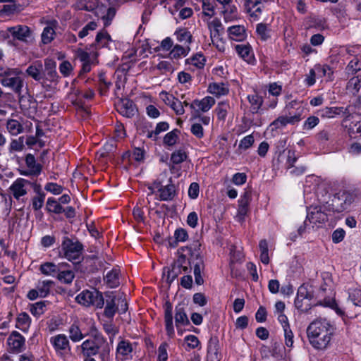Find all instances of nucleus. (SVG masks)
I'll list each match as a JSON object with an SVG mask.
<instances>
[{
	"label": "nucleus",
	"instance_id": "obj_1",
	"mask_svg": "<svg viewBox=\"0 0 361 361\" xmlns=\"http://www.w3.org/2000/svg\"><path fill=\"white\" fill-rule=\"evenodd\" d=\"M335 328L326 319L313 321L307 327V334L311 345L316 349L322 350L327 347Z\"/></svg>",
	"mask_w": 361,
	"mask_h": 361
},
{
	"label": "nucleus",
	"instance_id": "obj_2",
	"mask_svg": "<svg viewBox=\"0 0 361 361\" xmlns=\"http://www.w3.org/2000/svg\"><path fill=\"white\" fill-rule=\"evenodd\" d=\"M355 198L356 195L354 192L341 190L326 202L325 208L332 214L341 213L348 209Z\"/></svg>",
	"mask_w": 361,
	"mask_h": 361
},
{
	"label": "nucleus",
	"instance_id": "obj_3",
	"mask_svg": "<svg viewBox=\"0 0 361 361\" xmlns=\"http://www.w3.org/2000/svg\"><path fill=\"white\" fill-rule=\"evenodd\" d=\"M201 244L199 241H195L190 246L182 247L181 250H187L188 255L192 258V264L193 265V272L195 276V281L197 285H202L204 283V279L202 273L204 270V262L203 257L200 252Z\"/></svg>",
	"mask_w": 361,
	"mask_h": 361
},
{
	"label": "nucleus",
	"instance_id": "obj_4",
	"mask_svg": "<svg viewBox=\"0 0 361 361\" xmlns=\"http://www.w3.org/2000/svg\"><path fill=\"white\" fill-rule=\"evenodd\" d=\"M61 250L64 257L68 260L75 264L80 262L83 245L78 240L73 241L67 236L63 237L61 243Z\"/></svg>",
	"mask_w": 361,
	"mask_h": 361
},
{
	"label": "nucleus",
	"instance_id": "obj_5",
	"mask_svg": "<svg viewBox=\"0 0 361 361\" xmlns=\"http://www.w3.org/2000/svg\"><path fill=\"white\" fill-rule=\"evenodd\" d=\"M325 207L326 204H323L322 206L309 208L303 226H300L298 229L299 235H302L305 232L307 226V221L314 224H324L328 221V216L331 215V212H329Z\"/></svg>",
	"mask_w": 361,
	"mask_h": 361
},
{
	"label": "nucleus",
	"instance_id": "obj_6",
	"mask_svg": "<svg viewBox=\"0 0 361 361\" xmlns=\"http://www.w3.org/2000/svg\"><path fill=\"white\" fill-rule=\"evenodd\" d=\"M81 349L85 357H92L97 354L102 361H109L110 347L109 345L97 344L94 341L87 339L81 345Z\"/></svg>",
	"mask_w": 361,
	"mask_h": 361
},
{
	"label": "nucleus",
	"instance_id": "obj_7",
	"mask_svg": "<svg viewBox=\"0 0 361 361\" xmlns=\"http://www.w3.org/2000/svg\"><path fill=\"white\" fill-rule=\"evenodd\" d=\"M75 300L79 304L86 307L93 305L97 308H102L104 305L102 293L96 289L82 291L76 296Z\"/></svg>",
	"mask_w": 361,
	"mask_h": 361
},
{
	"label": "nucleus",
	"instance_id": "obj_8",
	"mask_svg": "<svg viewBox=\"0 0 361 361\" xmlns=\"http://www.w3.org/2000/svg\"><path fill=\"white\" fill-rule=\"evenodd\" d=\"M215 104V99L209 96L205 97L202 99H195L190 104L192 109L190 120L197 119L200 116V114L207 112Z\"/></svg>",
	"mask_w": 361,
	"mask_h": 361
},
{
	"label": "nucleus",
	"instance_id": "obj_9",
	"mask_svg": "<svg viewBox=\"0 0 361 361\" xmlns=\"http://www.w3.org/2000/svg\"><path fill=\"white\" fill-rule=\"evenodd\" d=\"M50 343L53 345L56 354L60 357H64L71 353V348L67 336L64 334H58L50 338Z\"/></svg>",
	"mask_w": 361,
	"mask_h": 361
},
{
	"label": "nucleus",
	"instance_id": "obj_10",
	"mask_svg": "<svg viewBox=\"0 0 361 361\" xmlns=\"http://www.w3.org/2000/svg\"><path fill=\"white\" fill-rule=\"evenodd\" d=\"M116 109L119 114L127 118L133 117L137 112L135 104L128 98L121 99L116 104Z\"/></svg>",
	"mask_w": 361,
	"mask_h": 361
},
{
	"label": "nucleus",
	"instance_id": "obj_11",
	"mask_svg": "<svg viewBox=\"0 0 361 361\" xmlns=\"http://www.w3.org/2000/svg\"><path fill=\"white\" fill-rule=\"evenodd\" d=\"M43 78L52 82H57L59 76L56 72V63L54 59L44 60V70L42 71Z\"/></svg>",
	"mask_w": 361,
	"mask_h": 361
},
{
	"label": "nucleus",
	"instance_id": "obj_12",
	"mask_svg": "<svg viewBox=\"0 0 361 361\" xmlns=\"http://www.w3.org/2000/svg\"><path fill=\"white\" fill-rule=\"evenodd\" d=\"M25 164L28 169L27 171H22L21 175L29 176H37L41 173L42 166L40 164L37 163L35 157L32 154H27L25 157Z\"/></svg>",
	"mask_w": 361,
	"mask_h": 361
},
{
	"label": "nucleus",
	"instance_id": "obj_13",
	"mask_svg": "<svg viewBox=\"0 0 361 361\" xmlns=\"http://www.w3.org/2000/svg\"><path fill=\"white\" fill-rule=\"evenodd\" d=\"M164 323L166 334L169 337H173L175 334L173 322V306L169 301H166L164 305Z\"/></svg>",
	"mask_w": 361,
	"mask_h": 361
},
{
	"label": "nucleus",
	"instance_id": "obj_14",
	"mask_svg": "<svg viewBox=\"0 0 361 361\" xmlns=\"http://www.w3.org/2000/svg\"><path fill=\"white\" fill-rule=\"evenodd\" d=\"M25 338L18 331H13L8 338V344L13 352L20 353L25 348Z\"/></svg>",
	"mask_w": 361,
	"mask_h": 361
},
{
	"label": "nucleus",
	"instance_id": "obj_15",
	"mask_svg": "<svg viewBox=\"0 0 361 361\" xmlns=\"http://www.w3.org/2000/svg\"><path fill=\"white\" fill-rule=\"evenodd\" d=\"M7 31L13 39L23 42H26L31 34L30 29L27 26L21 25L9 27L7 28Z\"/></svg>",
	"mask_w": 361,
	"mask_h": 361
},
{
	"label": "nucleus",
	"instance_id": "obj_16",
	"mask_svg": "<svg viewBox=\"0 0 361 361\" xmlns=\"http://www.w3.org/2000/svg\"><path fill=\"white\" fill-rule=\"evenodd\" d=\"M30 184V181L24 178H17L10 186L9 190L12 193L13 197L19 200L20 197L27 194L25 185Z\"/></svg>",
	"mask_w": 361,
	"mask_h": 361
},
{
	"label": "nucleus",
	"instance_id": "obj_17",
	"mask_svg": "<svg viewBox=\"0 0 361 361\" xmlns=\"http://www.w3.org/2000/svg\"><path fill=\"white\" fill-rule=\"evenodd\" d=\"M0 82L3 86L8 87L18 94L20 93L23 86V80L19 76L10 77L7 75L2 78Z\"/></svg>",
	"mask_w": 361,
	"mask_h": 361
},
{
	"label": "nucleus",
	"instance_id": "obj_18",
	"mask_svg": "<svg viewBox=\"0 0 361 361\" xmlns=\"http://www.w3.org/2000/svg\"><path fill=\"white\" fill-rule=\"evenodd\" d=\"M106 298V307L104 308V314L105 317L109 319H113L116 312L118 310L119 302L116 304V297L112 295V293H106L105 294Z\"/></svg>",
	"mask_w": 361,
	"mask_h": 361
},
{
	"label": "nucleus",
	"instance_id": "obj_19",
	"mask_svg": "<svg viewBox=\"0 0 361 361\" xmlns=\"http://www.w3.org/2000/svg\"><path fill=\"white\" fill-rule=\"evenodd\" d=\"M227 32L229 38L234 41L241 42L247 37L245 27L240 25L230 26Z\"/></svg>",
	"mask_w": 361,
	"mask_h": 361
},
{
	"label": "nucleus",
	"instance_id": "obj_20",
	"mask_svg": "<svg viewBox=\"0 0 361 361\" xmlns=\"http://www.w3.org/2000/svg\"><path fill=\"white\" fill-rule=\"evenodd\" d=\"M175 324L178 329L181 326L190 324V321L185 311L183 305L179 304L175 308Z\"/></svg>",
	"mask_w": 361,
	"mask_h": 361
},
{
	"label": "nucleus",
	"instance_id": "obj_21",
	"mask_svg": "<svg viewBox=\"0 0 361 361\" xmlns=\"http://www.w3.org/2000/svg\"><path fill=\"white\" fill-rule=\"evenodd\" d=\"M69 265L66 263H61L59 271L57 274L56 278L61 283L69 284L75 278L74 272L71 270L66 269V267Z\"/></svg>",
	"mask_w": 361,
	"mask_h": 361
},
{
	"label": "nucleus",
	"instance_id": "obj_22",
	"mask_svg": "<svg viewBox=\"0 0 361 361\" xmlns=\"http://www.w3.org/2000/svg\"><path fill=\"white\" fill-rule=\"evenodd\" d=\"M159 200L161 201H171L177 195L174 184L169 183L159 190Z\"/></svg>",
	"mask_w": 361,
	"mask_h": 361
},
{
	"label": "nucleus",
	"instance_id": "obj_23",
	"mask_svg": "<svg viewBox=\"0 0 361 361\" xmlns=\"http://www.w3.org/2000/svg\"><path fill=\"white\" fill-rule=\"evenodd\" d=\"M120 270L114 268L109 271L104 277V281L110 288H114L120 285L119 281Z\"/></svg>",
	"mask_w": 361,
	"mask_h": 361
},
{
	"label": "nucleus",
	"instance_id": "obj_24",
	"mask_svg": "<svg viewBox=\"0 0 361 361\" xmlns=\"http://www.w3.org/2000/svg\"><path fill=\"white\" fill-rule=\"evenodd\" d=\"M43 66L41 61H36L29 66L26 70L27 74L36 81L43 79Z\"/></svg>",
	"mask_w": 361,
	"mask_h": 361
},
{
	"label": "nucleus",
	"instance_id": "obj_25",
	"mask_svg": "<svg viewBox=\"0 0 361 361\" xmlns=\"http://www.w3.org/2000/svg\"><path fill=\"white\" fill-rule=\"evenodd\" d=\"M222 14L225 23H231L239 18L238 8L235 5L227 6L222 8Z\"/></svg>",
	"mask_w": 361,
	"mask_h": 361
},
{
	"label": "nucleus",
	"instance_id": "obj_26",
	"mask_svg": "<svg viewBox=\"0 0 361 361\" xmlns=\"http://www.w3.org/2000/svg\"><path fill=\"white\" fill-rule=\"evenodd\" d=\"M188 238V234L185 229L179 228L174 232V239H170L169 244L171 247L175 248L178 246V242H185Z\"/></svg>",
	"mask_w": 361,
	"mask_h": 361
},
{
	"label": "nucleus",
	"instance_id": "obj_27",
	"mask_svg": "<svg viewBox=\"0 0 361 361\" xmlns=\"http://www.w3.org/2000/svg\"><path fill=\"white\" fill-rule=\"evenodd\" d=\"M111 40L110 35L104 29L97 33L94 43L92 44V46H94L96 49H101L106 47L109 42Z\"/></svg>",
	"mask_w": 361,
	"mask_h": 361
},
{
	"label": "nucleus",
	"instance_id": "obj_28",
	"mask_svg": "<svg viewBox=\"0 0 361 361\" xmlns=\"http://www.w3.org/2000/svg\"><path fill=\"white\" fill-rule=\"evenodd\" d=\"M256 32L262 41H267L271 37V26L266 23H258L256 26Z\"/></svg>",
	"mask_w": 361,
	"mask_h": 361
},
{
	"label": "nucleus",
	"instance_id": "obj_29",
	"mask_svg": "<svg viewBox=\"0 0 361 361\" xmlns=\"http://www.w3.org/2000/svg\"><path fill=\"white\" fill-rule=\"evenodd\" d=\"M187 158V153L183 149H180L174 151L171 154L170 159L171 162L173 164L171 166H170L171 171L173 172L175 170L176 167L174 165L181 164L182 162L185 161Z\"/></svg>",
	"mask_w": 361,
	"mask_h": 361
},
{
	"label": "nucleus",
	"instance_id": "obj_30",
	"mask_svg": "<svg viewBox=\"0 0 361 361\" xmlns=\"http://www.w3.org/2000/svg\"><path fill=\"white\" fill-rule=\"evenodd\" d=\"M235 49L239 56L245 61L250 62L252 59L253 54L250 44H238L235 46Z\"/></svg>",
	"mask_w": 361,
	"mask_h": 361
},
{
	"label": "nucleus",
	"instance_id": "obj_31",
	"mask_svg": "<svg viewBox=\"0 0 361 361\" xmlns=\"http://www.w3.org/2000/svg\"><path fill=\"white\" fill-rule=\"evenodd\" d=\"M248 205H249V200L248 195L247 193L245 194L243 197H242L239 200V206L238 209V215L239 221H243L245 220V217L248 212Z\"/></svg>",
	"mask_w": 361,
	"mask_h": 361
},
{
	"label": "nucleus",
	"instance_id": "obj_32",
	"mask_svg": "<svg viewBox=\"0 0 361 361\" xmlns=\"http://www.w3.org/2000/svg\"><path fill=\"white\" fill-rule=\"evenodd\" d=\"M8 132L11 135H17L23 132L24 128L23 125L17 120L8 119L6 125Z\"/></svg>",
	"mask_w": 361,
	"mask_h": 361
},
{
	"label": "nucleus",
	"instance_id": "obj_33",
	"mask_svg": "<svg viewBox=\"0 0 361 361\" xmlns=\"http://www.w3.org/2000/svg\"><path fill=\"white\" fill-rule=\"evenodd\" d=\"M60 267L61 264H55L52 262H46L41 264L39 270L44 275L56 276Z\"/></svg>",
	"mask_w": 361,
	"mask_h": 361
},
{
	"label": "nucleus",
	"instance_id": "obj_34",
	"mask_svg": "<svg viewBox=\"0 0 361 361\" xmlns=\"http://www.w3.org/2000/svg\"><path fill=\"white\" fill-rule=\"evenodd\" d=\"M247 12L250 16L257 18L262 12V3L260 0H248L247 1Z\"/></svg>",
	"mask_w": 361,
	"mask_h": 361
},
{
	"label": "nucleus",
	"instance_id": "obj_35",
	"mask_svg": "<svg viewBox=\"0 0 361 361\" xmlns=\"http://www.w3.org/2000/svg\"><path fill=\"white\" fill-rule=\"evenodd\" d=\"M208 92L216 96L226 95L228 92V89L223 82H213L209 85Z\"/></svg>",
	"mask_w": 361,
	"mask_h": 361
},
{
	"label": "nucleus",
	"instance_id": "obj_36",
	"mask_svg": "<svg viewBox=\"0 0 361 361\" xmlns=\"http://www.w3.org/2000/svg\"><path fill=\"white\" fill-rule=\"evenodd\" d=\"M99 4V0H78L76 8L79 10L92 11L96 9Z\"/></svg>",
	"mask_w": 361,
	"mask_h": 361
},
{
	"label": "nucleus",
	"instance_id": "obj_37",
	"mask_svg": "<svg viewBox=\"0 0 361 361\" xmlns=\"http://www.w3.org/2000/svg\"><path fill=\"white\" fill-rule=\"evenodd\" d=\"M133 351V347L130 341L126 340H122L118 342L116 348L117 357L122 356L126 357L131 353Z\"/></svg>",
	"mask_w": 361,
	"mask_h": 361
},
{
	"label": "nucleus",
	"instance_id": "obj_38",
	"mask_svg": "<svg viewBox=\"0 0 361 361\" xmlns=\"http://www.w3.org/2000/svg\"><path fill=\"white\" fill-rule=\"evenodd\" d=\"M69 338L73 342H79L84 338V335L77 324H73L68 329Z\"/></svg>",
	"mask_w": 361,
	"mask_h": 361
},
{
	"label": "nucleus",
	"instance_id": "obj_39",
	"mask_svg": "<svg viewBox=\"0 0 361 361\" xmlns=\"http://www.w3.org/2000/svg\"><path fill=\"white\" fill-rule=\"evenodd\" d=\"M46 209L49 213L59 214L63 212V207L55 198L49 197L47 201Z\"/></svg>",
	"mask_w": 361,
	"mask_h": 361
},
{
	"label": "nucleus",
	"instance_id": "obj_40",
	"mask_svg": "<svg viewBox=\"0 0 361 361\" xmlns=\"http://www.w3.org/2000/svg\"><path fill=\"white\" fill-rule=\"evenodd\" d=\"M297 295L299 296V298L306 299L307 302H311L314 298L312 288L307 284H302L298 288Z\"/></svg>",
	"mask_w": 361,
	"mask_h": 361
},
{
	"label": "nucleus",
	"instance_id": "obj_41",
	"mask_svg": "<svg viewBox=\"0 0 361 361\" xmlns=\"http://www.w3.org/2000/svg\"><path fill=\"white\" fill-rule=\"evenodd\" d=\"M166 269H167L166 282L170 285L181 274V267L173 264L171 268H164V275Z\"/></svg>",
	"mask_w": 361,
	"mask_h": 361
},
{
	"label": "nucleus",
	"instance_id": "obj_42",
	"mask_svg": "<svg viewBox=\"0 0 361 361\" xmlns=\"http://www.w3.org/2000/svg\"><path fill=\"white\" fill-rule=\"evenodd\" d=\"M209 29L211 32V38L219 37L221 31H223V25L218 18H214L208 24Z\"/></svg>",
	"mask_w": 361,
	"mask_h": 361
},
{
	"label": "nucleus",
	"instance_id": "obj_43",
	"mask_svg": "<svg viewBox=\"0 0 361 361\" xmlns=\"http://www.w3.org/2000/svg\"><path fill=\"white\" fill-rule=\"evenodd\" d=\"M361 87V80L357 77H353L347 83V90L353 94L356 95Z\"/></svg>",
	"mask_w": 361,
	"mask_h": 361
},
{
	"label": "nucleus",
	"instance_id": "obj_44",
	"mask_svg": "<svg viewBox=\"0 0 361 361\" xmlns=\"http://www.w3.org/2000/svg\"><path fill=\"white\" fill-rule=\"evenodd\" d=\"M31 322L30 316L26 312H21L17 317L16 327L25 331L29 327Z\"/></svg>",
	"mask_w": 361,
	"mask_h": 361
},
{
	"label": "nucleus",
	"instance_id": "obj_45",
	"mask_svg": "<svg viewBox=\"0 0 361 361\" xmlns=\"http://www.w3.org/2000/svg\"><path fill=\"white\" fill-rule=\"evenodd\" d=\"M247 99L251 105L252 113H257L263 104L262 97L254 94L248 95Z\"/></svg>",
	"mask_w": 361,
	"mask_h": 361
},
{
	"label": "nucleus",
	"instance_id": "obj_46",
	"mask_svg": "<svg viewBox=\"0 0 361 361\" xmlns=\"http://www.w3.org/2000/svg\"><path fill=\"white\" fill-rule=\"evenodd\" d=\"M260 260L264 264L269 263L268 243L266 240H261L259 243Z\"/></svg>",
	"mask_w": 361,
	"mask_h": 361
},
{
	"label": "nucleus",
	"instance_id": "obj_47",
	"mask_svg": "<svg viewBox=\"0 0 361 361\" xmlns=\"http://www.w3.org/2000/svg\"><path fill=\"white\" fill-rule=\"evenodd\" d=\"M53 284L54 282L50 280L39 281L37 286V289L39 293V297L45 298L49 293L50 288Z\"/></svg>",
	"mask_w": 361,
	"mask_h": 361
},
{
	"label": "nucleus",
	"instance_id": "obj_48",
	"mask_svg": "<svg viewBox=\"0 0 361 361\" xmlns=\"http://www.w3.org/2000/svg\"><path fill=\"white\" fill-rule=\"evenodd\" d=\"M205 57L202 54L198 53L194 55L193 56L185 60V63L188 64H192L197 67V68H202L205 64Z\"/></svg>",
	"mask_w": 361,
	"mask_h": 361
},
{
	"label": "nucleus",
	"instance_id": "obj_49",
	"mask_svg": "<svg viewBox=\"0 0 361 361\" xmlns=\"http://www.w3.org/2000/svg\"><path fill=\"white\" fill-rule=\"evenodd\" d=\"M190 51V47L188 46L187 48L176 44L173 47L171 51L169 56L171 59H179L181 56H185Z\"/></svg>",
	"mask_w": 361,
	"mask_h": 361
},
{
	"label": "nucleus",
	"instance_id": "obj_50",
	"mask_svg": "<svg viewBox=\"0 0 361 361\" xmlns=\"http://www.w3.org/2000/svg\"><path fill=\"white\" fill-rule=\"evenodd\" d=\"M169 128V125L167 122H159L157 124L154 130L148 133L147 137L154 140H157V135L162 132L166 131Z\"/></svg>",
	"mask_w": 361,
	"mask_h": 361
},
{
	"label": "nucleus",
	"instance_id": "obj_51",
	"mask_svg": "<svg viewBox=\"0 0 361 361\" xmlns=\"http://www.w3.org/2000/svg\"><path fill=\"white\" fill-rule=\"evenodd\" d=\"M55 31L54 26L51 24L47 25L42 34V41L44 44H49L54 39Z\"/></svg>",
	"mask_w": 361,
	"mask_h": 361
},
{
	"label": "nucleus",
	"instance_id": "obj_52",
	"mask_svg": "<svg viewBox=\"0 0 361 361\" xmlns=\"http://www.w3.org/2000/svg\"><path fill=\"white\" fill-rule=\"evenodd\" d=\"M46 307V302L45 301H39L35 302L34 304L30 305V311L31 314L36 317H39L42 314H44Z\"/></svg>",
	"mask_w": 361,
	"mask_h": 361
},
{
	"label": "nucleus",
	"instance_id": "obj_53",
	"mask_svg": "<svg viewBox=\"0 0 361 361\" xmlns=\"http://www.w3.org/2000/svg\"><path fill=\"white\" fill-rule=\"evenodd\" d=\"M179 133L180 130L178 129H174L166 133L164 137V144L168 146H173L178 140Z\"/></svg>",
	"mask_w": 361,
	"mask_h": 361
},
{
	"label": "nucleus",
	"instance_id": "obj_54",
	"mask_svg": "<svg viewBox=\"0 0 361 361\" xmlns=\"http://www.w3.org/2000/svg\"><path fill=\"white\" fill-rule=\"evenodd\" d=\"M175 35L180 42H185L188 44L192 42V36L190 32L186 29H180L176 31Z\"/></svg>",
	"mask_w": 361,
	"mask_h": 361
},
{
	"label": "nucleus",
	"instance_id": "obj_55",
	"mask_svg": "<svg viewBox=\"0 0 361 361\" xmlns=\"http://www.w3.org/2000/svg\"><path fill=\"white\" fill-rule=\"evenodd\" d=\"M295 307L300 310V312H307L309 310L311 309L312 305L311 303V302H307L306 300V299L303 298H299V296H296L295 299Z\"/></svg>",
	"mask_w": 361,
	"mask_h": 361
},
{
	"label": "nucleus",
	"instance_id": "obj_56",
	"mask_svg": "<svg viewBox=\"0 0 361 361\" xmlns=\"http://www.w3.org/2000/svg\"><path fill=\"white\" fill-rule=\"evenodd\" d=\"M228 109H229V104L228 102H219L215 109L218 119L224 121L227 116V112H228Z\"/></svg>",
	"mask_w": 361,
	"mask_h": 361
},
{
	"label": "nucleus",
	"instance_id": "obj_57",
	"mask_svg": "<svg viewBox=\"0 0 361 361\" xmlns=\"http://www.w3.org/2000/svg\"><path fill=\"white\" fill-rule=\"evenodd\" d=\"M303 110V108L300 106L296 108V111L295 113L288 112V116H286L288 119V124L294 125L298 123L302 119V114Z\"/></svg>",
	"mask_w": 361,
	"mask_h": 361
},
{
	"label": "nucleus",
	"instance_id": "obj_58",
	"mask_svg": "<svg viewBox=\"0 0 361 361\" xmlns=\"http://www.w3.org/2000/svg\"><path fill=\"white\" fill-rule=\"evenodd\" d=\"M103 329L108 334L110 342H113L114 338L118 333V329L110 322L103 324Z\"/></svg>",
	"mask_w": 361,
	"mask_h": 361
},
{
	"label": "nucleus",
	"instance_id": "obj_59",
	"mask_svg": "<svg viewBox=\"0 0 361 361\" xmlns=\"http://www.w3.org/2000/svg\"><path fill=\"white\" fill-rule=\"evenodd\" d=\"M24 148V137L20 136L18 139L12 140L10 146H9V152H20Z\"/></svg>",
	"mask_w": 361,
	"mask_h": 361
},
{
	"label": "nucleus",
	"instance_id": "obj_60",
	"mask_svg": "<svg viewBox=\"0 0 361 361\" xmlns=\"http://www.w3.org/2000/svg\"><path fill=\"white\" fill-rule=\"evenodd\" d=\"M348 298L354 305L361 307V288L350 289Z\"/></svg>",
	"mask_w": 361,
	"mask_h": 361
},
{
	"label": "nucleus",
	"instance_id": "obj_61",
	"mask_svg": "<svg viewBox=\"0 0 361 361\" xmlns=\"http://www.w3.org/2000/svg\"><path fill=\"white\" fill-rule=\"evenodd\" d=\"M97 23L94 21H91L85 25L81 30L78 32V37L81 39L87 36L90 32H93L97 28Z\"/></svg>",
	"mask_w": 361,
	"mask_h": 361
},
{
	"label": "nucleus",
	"instance_id": "obj_62",
	"mask_svg": "<svg viewBox=\"0 0 361 361\" xmlns=\"http://www.w3.org/2000/svg\"><path fill=\"white\" fill-rule=\"evenodd\" d=\"M45 194L44 192H39V195L35 196L32 199V205L35 211L40 209L44 202Z\"/></svg>",
	"mask_w": 361,
	"mask_h": 361
},
{
	"label": "nucleus",
	"instance_id": "obj_63",
	"mask_svg": "<svg viewBox=\"0 0 361 361\" xmlns=\"http://www.w3.org/2000/svg\"><path fill=\"white\" fill-rule=\"evenodd\" d=\"M342 108L325 107L320 111L322 117L334 118L335 115L339 114Z\"/></svg>",
	"mask_w": 361,
	"mask_h": 361
},
{
	"label": "nucleus",
	"instance_id": "obj_64",
	"mask_svg": "<svg viewBox=\"0 0 361 361\" xmlns=\"http://www.w3.org/2000/svg\"><path fill=\"white\" fill-rule=\"evenodd\" d=\"M202 14L209 18L214 15V6L209 0H202Z\"/></svg>",
	"mask_w": 361,
	"mask_h": 361
}]
</instances>
